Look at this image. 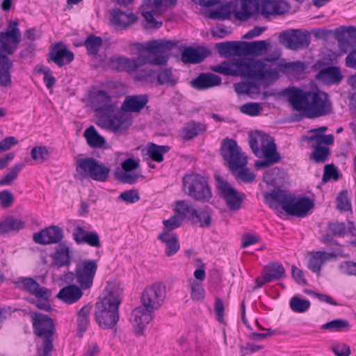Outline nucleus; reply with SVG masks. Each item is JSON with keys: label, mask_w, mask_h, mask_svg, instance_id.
<instances>
[{"label": "nucleus", "mask_w": 356, "mask_h": 356, "mask_svg": "<svg viewBox=\"0 0 356 356\" xmlns=\"http://www.w3.org/2000/svg\"><path fill=\"white\" fill-rule=\"evenodd\" d=\"M279 38L282 44L291 49L296 50L309 44L307 35L296 30L284 31L280 33Z\"/></svg>", "instance_id": "6ab92c4d"}, {"label": "nucleus", "mask_w": 356, "mask_h": 356, "mask_svg": "<svg viewBox=\"0 0 356 356\" xmlns=\"http://www.w3.org/2000/svg\"><path fill=\"white\" fill-rule=\"evenodd\" d=\"M177 80L178 78L169 69L161 70L157 76L158 83L161 85L174 86L177 83Z\"/></svg>", "instance_id": "3c124183"}, {"label": "nucleus", "mask_w": 356, "mask_h": 356, "mask_svg": "<svg viewBox=\"0 0 356 356\" xmlns=\"http://www.w3.org/2000/svg\"><path fill=\"white\" fill-rule=\"evenodd\" d=\"M12 62L5 55L0 54V86H9L11 84L10 70Z\"/></svg>", "instance_id": "ea45409f"}, {"label": "nucleus", "mask_w": 356, "mask_h": 356, "mask_svg": "<svg viewBox=\"0 0 356 356\" xmlns=\"http://www.w3.org/2000/svg\"><path fill=\"white\" fill-rule=\"evenodd\" d=\"M49 56L51 60L59 66L66 65L74 59L72 52L62 43L55 44L51 47Z\"/></svg>", "instance_id": "bb28decb"}, {"label": "nucleus", "mask_w": 356, "mask_h": 356, "mask_svg": "<svg viewBox=\"0 0 356 356\" xmlns=\"http://www.w3.org/2000/svg\"><path fill=\"white\" fill-rule=\"evenodd\" d=\"M350 327L349 322L344 319L333 320L321 325V329L333 332L348 331Z\"/></svg>", "instance_id": "de8ad7c7"}, {"label": "nucleus", "mask_w": 356, "mask_h": 356, "mask_svg": "<svg viewBox=\"0 0 356 356\" xmlns=\"http://www.w3.org/2000/svg\"><path fill=\"white\" fill-rule=\"evenodd\" d=\"M327 129L326 127H321L309 131L310 136H309V140L316 143L312 154L313 159L316 162H324L329 154L328 148L321 146V145H331L334 142L333 135L324 134Z\"/></svg>", "instance_id": "f8f14e48"}, {"label": "nucleus", "mask_w": 356, "mask_h": 356, "mask_svg": "<svg viewBox=\"0 0 356 356\" xmlns=\"http://www.w3.org/2000/svg\"><path fill=\"white\" fill-rule=\"evenodd\" d=\"M339 270L341 273L348 275L356 276V263L352 261H344L340 264Z\"/></svg>", "instance_id": "0e129e2a"}, {"label": "nucleus", "mask_w": 356, "mask_h": 356, "mask_svg": "<svg viewBox=\"0 0 356 356\" xmlns=\"http://www.w3.org/2000/svg\"><path fill=\"white\" fill-rule=\"evenodd\" d=\"M208 54L209 51L204 48L187 47L182 51L181 60L185 63H197L201 62Z\"/></svg>", "instance_id": "e433bc0d"}, {"label": "nucleus", "mask_w": 356, "mask_h": 356, "mask_svg": "<svg viewBox=\"0 0 356 356\" xmlns=\"http://www.w3.org/2000/svg\"><path fill=\"white\" fill-rule=\"evenodd\" d=\"M152 312L144 307H138L133 310L131 322L136 334H142L145 326L152 318Z\"/></svg>", "instance_id": "b1692460"}, {"label": "nucleus", "mask_w": 356, "mask_h": 356, "mask_svg": "<svg viewBox=\"0 0 356 356\" xmlns=\"http://www.w3.org/2000/svg\"><path fill=\"white\" fill-rule=\"evenodd\" d=\"M132 122V116L123 111L106 119H99L97 124L110 129L116 134H123L129 129Z\"/></svg>", "instance_id": "a211bd4d"}, {"label": "nucleus", "mask_w": 356, "mask_h": 356, "mask_svg": "<svg viewBox=\"0 0 356 356\" xmlns=\"http://www.w3.org/2000/svg\"><path fill=\"white\" fill-rule=\"evenodd\" d=\"M83 243H87L92 247H100L101 243L98 234L95 232H88L84 237Z\"/></svg>", "instance_id": "e2e57ef3"}, {"label": "nucleus", "mask_w": 356, "mask_h": 356, "mask_svg": "<svg viewBox=\"0 0 356 356\" xmlns=\"http://www.w3.org/2000/svg\"><path fill=\"white\" fill-rule=\"evenodd\" d=\"M51 259V265L54 267L60 268L69 266L71 263L70 248L63 243L58 245L56 248Z\"/></svg>", "instance_id": "c756f323"}, {"label": "nucleus", "mask_w": 356, "mask_h": 356, "mask_svg": "<svg viewBox=\"0 0 356 356\" xmlns=\"http://www.w3.org/2000/svg\"><path fill=\"white\" fill-rule=\"evenodd\" d=\"M260 14L263 16L280 15L286 12L289 6L282 0H259Z\"/></svg>", "instance_id": "393cba45"}, {"label": "nucleus", "mask_w": 356, "mask_h": 356, "mask_svg": "<svg viewBox=\"0 0 356 356\" xmlns=\"http://www.w3.org/2000/svg\"><path fill=\"white\" fill-rule=\"evenodd\" d=\"M63 238V231L57 226L48 227L33 235L35 243L41 245L56 243Z\"/></svg>", "instance_id": "4be33fe9"}, {"label": "nucleus", "mask_w": 356, "mask_h": 356, "mask_svg": "<svg viewBox=\"0 0 356 356\" xmlns=\"http://www.w3.org/2000/svg\"><path fill=\"white\" fill-rule=\"evenodd\" d=\"M260 13V2L259 0H240L235 5L225 3L211 14L212 18L225 19L232 14L238 20H247Z\"/></svg>", "instance_id": "0eeeda50"}, {"label": "nucleus", "mask_w": 356, "mask_h": 356, "mask_svg": "<svg viewBox=\"0 0 356 356\" xmlns=\"http://www.w3.org/2000/svg\"><path fill=\"white\" fill-rule=\"evenodd\" d=\"M147 102V97L145 95L127 96L122 104L121 109L127 113H138Z\"/></svg>", "instance_id": "cd10ccee"}, {"label": "nucleus", "mask_w": 356, "mask_h": 356, "mask_svg": "<svg viewBox=\"0 0 356 356\" xmlns=\"http://www.w3.org/2000/svg\"><path fill=\"white\" fill-rule=\"evenodd\" d=\"M188 286L191 299L195 302L203 301L206 296V291L202 283L194 279H190Z\"/></svg>", "instance_id": "37998d69"}, {"label": "nucleus", "mask_w": 356, "mask_h": 356, "mask_svg": "<svg viewBox=\"0 0 356 356\" xmlns=\"http://www.w3.org/2000/svg\"><path fill=\"white\" fill-rule=\"evenodd\" d=\"M306 69L305 65L300 61L282 63L275 65L267 60L225 61L215 65L211 70L224 75L240 76L248 79L247 82L235 83L234 88L238 94H246L253 98L260 93V86L268 84L278 77L279 72L296 79L300 78Z\"/></svg>", "instance_id": "f257e3e1"}, {"label": "nucleus", "mask_w": 356, "mask_h": 356, "mask_svg": "<svg viewBox=\"0 0 356 356\" xmlns=\"http://www.w3.org/2000/svg\"><path fill=\"white\" fill-rule=\"evenodd\" d=\"M176 42L166 40H152L136 44L138 57L128 58L122 56L113 57L111 66L118 71L132 72L146 63L160 65L167 63L168 54Z\"/></svg>", "instance_id": "f03ea898"}, {"label": "nucleus", "mask_w": 356, "mask_h": 356, "mask_svg": "<svg viewBox=\"0 0 356 356\" xmlns=\"http://www.w3.org/2000/svg\"><path fill=\"white\" fill-rule=\"evenodd\" d=\"M182 189L196 200L209 201L212 196L207 181L199 175H186L183 178Z\"/></svg>", "instance_id": "9d476101"}, {"label": "nucleus", "mask_w": 356, "mask_h": 356, "mask_svg": "<svg viewBox=\"0 0 356 356\" xmlns=\"http://www.w3.org/2000/svg\"><path fill=\"white\" fill-rule=\"evenodd\" d=\"M14 198L13 194L7 191L0 192V204L3 208L10 207L13 202Z\"/></svg>", "instance_id": "69168bd1"}, {"label": "nucleus", "mask_w": 356, "mask_h": 356, "mask_svg": "<svg viewBox=\"0 0 356 356\" xmlns=\"http://www.w3.org/2000/svg\"><path fill=\"white\" fill-rule=\"evenodd\" d=\"M332 350L337 356H349L350 354L349 346L343 343H335L332 344Z\"/></svg>", "instance_id": "680f3d73"}, {"label": "nucleus", "mask_w": 356, "mask_h": 356, "mask_svg": "<svg viewBox=\"0 0 356 356\" xmlns=\"http://www.w3.org/2000/svg\"><path fill=\"white\" fill-rule=\"evenodd\" d=\"M221 78L212 73H203L192 81L194 88L199 90H204L209 88L219 86L221 83Z\"/></svg>", "instance_id": "7c9ffc66"}, {"label": "nucleus", "mask_w": 356, "mask_h": 356, "mask_svg": "<svg viewBox=\"0 0 356 356\" xmlns=\"http://www.w3.org/2000/svg\"><path fill=\"white\" fill-rule=\"evenodd\" d=\"M17 286L35 296L39 301L36 306L41 309L49 311L51 306L49 299L51 297V292L46 288L40 287L39 284L31 278H20L16 282Z\"/></svg>", "instance_id": "2eb2a0df"}, {"label": "nucleus", "mask_w": 356, "mask_h": 356, "mask_svg": "<svg viewBox=\"0 0 356 356\" xmlns=\"http://www.w3.org/2000/svg\"><path fill=\"white\" fill-rule=\"evenodd\" d=\"M286 174L278 168H274L265 172L264 181L270 186L280 187L284 184Z\"/></svg>", "instance_id": "4c0bfd02"}, {"label": "nucleus", "mask_w": 356, "mask_h": 356, "mask_svg": "<svg viewBox=\"0 0 356 356\" xmlns=\"http://www.w3.org/2000/svg\"><path fill=\"white\" fill-rule=\"evenodd\" d=\"M102 44V38L94 35L89 36L85 42V45L90 54H96Z\"/></svg>", "instance_id": "4d7b16f0"}, {"label": "nucleus", "mask_w": 356, "mask_h": 356, "mask_svg": "<svg viewBox=\"0 0 356 356\" xmlns=\"http://www.w3.org/2000/svg\"><path fill=\"white\" fill-rule=\"evenodd\" d=\"M97 266V261L91 259H85L77 263L75 277L82 289H88L92 286Z\"/></svg>", "instance_id": "f3484780"}, {"label": "nucleus", "mask_w": 356, "mask_h": 356, "mask_svg": "<svg viewBox=\"0 0 356 356\" xmlns=\"http://www.w3.org/2000/svg\"><path fill=\"white\" fill-rule=\"evenodd\" d=\"M83 136L88 145L94 148L105 147L106 140L102 136L93 126H90L84 131Z\"/></svg>", "instance_id": "58836bf2"}, {"label": "nucleus", "mask_w": 356, "mask_h": 356, "mask_svg": "<svg viewBox=\"0 0 356 356\" xmlns=\"http://www.w3.org/2000/svg\"><path fill=\"white\" fill-rule=\"evenodd\" d=\"M216 188L231 210H238L243 200V195L238 193L220 175H216Z\"/></svg>", "instance_id": "dca6fc26"}, {"label": "nucleus", "mask_w": 356, "mask_h": 356, "mask_svg": "<svg viewBox=\"0 0 356 356\" xmlns=\"http://www.w3.org/2000/svg\"><path fill=\"white\" fill-rule=\"evenodd\" d=\"M286 94L293 109L307 118L325 115L332 111L327 94L317 87L306 90L289 88Z\"/></svg>", "instance_id": "7ed1b4c3"}, {"label": "nucleus", "mask_w": 356, "mask_h": 356, "mask_svg": "<svg viewBox=\"0 0 356 356\" xmlns=\"http://www.w3.org/2000/svg\"><path fill=\"white\" fill-rule=\"evenodd\" d=\"M268 47V43L266 40H259L252 42H245L244 56L262 54Z\"/></svg>", "instance_id": "c03bdc74"}, {"label": "nucleus", "mask_w": 356, "mask_h": 356, "mask_svg": "<svg viewBox=\"0 0 356 356\" xmlns=\"http://www.w3.org/2000/svg\"><path fill=\"white\" fill-rule=\"evenodd\" d=\"M250 145L256 156L264 159L255 162L257 169L273 165L281 160L274 140L262 131H255L250 134Z\"/></svg>", "instance_id": "423d86ee"}, {"label": "nucleus", "mask_w": 356, "mask_h": 356, "mask_svg": "<svg viewBox=\"0 0 356 356\" xmlns=\"http://www.w3.org/2000/svg\"><path fill=\"white\" fill-rule=\"evenodd\" d=\"M18 22H10L6 31L0 32V54L10 55L17 49L21 41Z\"/></svg>", "instance_id": "4468645a"}, {"label": "nucleus", "mask_w": 356, "mask_h": 356, "mask_svg": "<svg viewBox=\"0 0 356 356\" xmlns=\"http://www.w3.org/2000/svg\"><path fill=\"white\" fill-rule=\"evenodd\" d=\"M158 238L165 244V253L168 257H171L179 251L180 245L175 234L164 230L159 235Z\"/></svg>", "instance_id": "f704fd0d"}, {"label": "nucleus", "mask_w": 356, "mask_h": 356, "mask_svg": "<svg viewBox=\"0 0 356 356\" xmlns=\"http://www.w3.org/2000/svg\"><path fill=\"white\" fill-rule=\"evenodd\" d=\"M191 220L196 224H199L200 226L209 227L211 224V216L207 211H200L193 214Z\"/></svg>", "instance_id": "13d9d810"}, {"label": "nucleus", "mask_w": 356, "mask_h": 356, "mask_svg": "<svg viewBox=\"0 0 356 356\" xmlns=\"http://www.w3.org/2000/svg\"><path fill=\"white\" fill-rule=\"evenodd\" d=\"M23 167L22 163H17L9 169L8 172L0 179V186L10 185L17 179Z\"/></svg>", "instance_id": "8fccbe9b"}, {"label": "nucleus", "mask_w": 356, "mask_h": 356, "mask_svg": "<svg viewBox=\"0 0 356 356\" xmlns=\"http://www.w3.org/2000/svg\"><path fill=\"white\" fill-rule=\"evenodd\" d=\"M236 177L245 182H251L254 180L255 175L249 169L244 167L238 168L235 172L232 171Z\"/></svg>", "instance_id": "bf43d9fd"}, {"label": "nucleus", "mask_w": 356, "mask_h": 356, "mask_svg": "<svg viewBox=\"0 0 356 356\" xmlns=\"http://www.w3.org/2000/svg\"><path fill=\"white\" fill-rule=\"evenodd\" d=\"M206 130V127L201 123L191 122L182 129L181 136L184 139H191Z\"/></svg>", "instance_id": "a18cd8bd"}, {"label": "nucleus", "mask_w": 356, "mask_h": 356, "mask_svg": "<svg viewBox=\"0 0 356 356\" xmlns=\"http://www.w3.org/2000/svg\"><path fill=\"white\" fill-rule=\"evenodd\" d=\"M245 42H227L216 44L219 54L224 57L244 56Z\"/></svg>", "instance_id": "c85d7f7f"}, {"label": "nucleus", "mask_w": 356, "mask_h": 356, "mask_svg": "<svg viewBox=\"0 0 356 356\" xmlns=\"http://www.w3.org/2000/svg\"><path fill=\"white\" fill-rule=\"evenodd\" d=\"M316 79L325 84H334L342 80L343 74L337 67H329L321 70Z\"/></svg>", "instance_id": "473e14b6"}, {"label": "nucleus", "mask_w": 356, "mask_h": 356, "mask_svg": "<svg viewBox=\"0 0 356 356\" xmlns=\"http://www.w3.org/2000/svg\"><path fill=\"white\" fill-rule=\"evenodd\" d=\"M239 110L245 115L257 116L260 114L262 108L259 103L250 102L241 106Z\"/></svg>", "instance_id": "6e6d98bb"}, {"label": "nucleus", "mask_w": 356, "mask_h": 356, "mask_svg": "<svg viewBox=\"0 0 356 356\" xmlns=\"http://www.w3.org/2000/svg\"><path fill=\"white\" fill-rule=\"evenodd\" d=\"M165 296V286L161 282L154 283L143 292L141 296L143 306L149 311L154 312L161 307Z\"/></svg>", "instance_id": "ddd939ff"}, {"label": "nucleus", "mask_w": 356, "mask_h": 356, "mask_svg": "<svg viewBox=\"0 0 356 356\" xmlns=\"http://www.w3.org/2000/svg\"><path fill=\"white\" fill-rule=\"evenodd\" d=\"M110 24L116 29H124L135 23L138 18L131 12H123L118 8L109 10L107 14Z\"/></svg>", "instance_id": "aec40b11"}, {"label": "nucleus", "mask_w": 356, "mask_h": 356, "mask_svg": "<svg viewBox=\"0 0 356 356\" xmlns=\"http://www.w3.org/2000/svg\"><path fill=\"white\" fill-rule=\"evenodd\" d=\"M24 227V222L14 217H8L0 222V234L19 231Z\"/></svg>", "instance_id": "a19ab883"}, {"label": "nucleus", "mask_w": 356, "mask_h": 356, "mask_svg": "<svg viewBox=\"0 0 356 356\" xmlns=\"http://www.w3.org/2000/svg\"><path fill=\"white\" fill-rule=\"evenodd\" d=\"M264 199L270 207L277 209L281 206L287 213L296 216H305L314 207V202L309 198L294 197L280 189L266 193Z\"/></svg>", "instance_id": "20e7f679"}, {"label": "nucleus", "mask_w": 356, "mask_h": 356, "mask_svg": "<svg viewBox=\"0 0 356 356\" xmlns=\"http://www.w3.org/2000/svg\"><path fill=\"white\" fill-rule=\"evenodd\" d=\"M31 158L39 163H42L47 161L49 156V152L45 146H36L34 147L31 151Z\"/></svg>", "instance_id": "5fc2aeb1"}, {"label": "nucleus", "mask_w": 356, "mask_h": 356, "mask_svg": "<svg viewBox=\"0 0 356 356\" xmlns=\"http://www.w3.org/2000/svg\"><path fill=\"white\" fill-rule=\"evenodd\" d=\"M220 154L232 171L235 172L247 164V156L233 139L226 138L222 140Z\"/></svg>", "instance_id": "9b49d317"}, {"label": "nucleus", "mask_w": 356, "mask_h": 356, "mask_svg": "<svg viewBox=\"0 0 356 356\" xmlns=\"http://www.w3.org/2000/svg\"><path fill=\"white\" fill-rule=\"evenodd\" d=\"M168 150V146H159L154 143L148 144L144 149L145 154L156 162H161L163 160V154Z\"/></svg>", "instance_id": "79ce46f5"}, {"label": "nucleus", "mask_w": 356, "mask_h": 356, "mask_svg": "<svg viewBox=\"0 0 356 356\" xmlns=\"http://www.w3.org/2000/svg\"><path fill=\"white\" fill-rule=\"evenodd\" d=\"M284 268L281 264L275 263L269 265L263 273L261 277L257 280V282H259L258 286H261L264 283L270 282L274 280L284 277Z\"/></svg>", "instance_id": "2f4dec72"}, {"label": "nucleus", "mask_w": 356, "mask_h": 356, "mask_svg": "<svg viewBox=\"0 0 356 356\" xmlns=\"http://www.w3.org/2000/svg\"><path fill=\"white\" fill-rule=\"evenodd\" d=\"M121 291L108 286L104 296L96 303L95 318L104 329L113 328L119 320L118 308L121 302Z\"/></svg>", "instance_id": "39448f33"}, {"label": "nucleus", "mask_w": 356, "mask_h": 356, "mask_svg": "<svg viewBox=\"0 0 356 356\" xmlns=\"http://www.w3.org/2000/svg\"><path fill=\"white\" fill-rule=\"evenodd\" d=\"M76 170L81 177H88L98 181H105L110 172L108 167L92 157L78 159Z\"/></svg>", "instance_id": "1a4fd4ad"}, {"label": "nucleus", "mask_w": 356, "mask_h": 356, "mask_svg": "<svg viewBox=\"0 0 356 356\" xmlns=\"http://www.w3.org/2000/svg\"><path fill=\"white\" fill-rule=\"evenodd\" d=\"M177 0H145L141 6V13L146 22L147 29H159L162 22L157 20L158 15L173 7Z\"/></svg>", "instance_id": "6e6552de"}, {"label": "nucleus", "mask_w": 356, "mask_h": 356, "mask_svg": "<svg viewBox=\"0 0 356 356\" xmlns=\"http://www.w3.org/2000/svg\"><path fill=\"white\" fill-rule=\"evenodd\" d=\"M337 257L334 252L323 251L312 252L309 254L308 268L314 273L320 274L322 266Z\"/></svg>", "instance_id": "a878e982"}, {"label": "nucleus", "mask_w": 356, "mask_h": 356, "mask_svg": "<svg viewBox=\"0 0 356 356\" xmlns=\"http://www.w3.org/2000/svg\"><path fill=\"white\" fill-rule=\"evenodd\" d=\"M91 308L89 306L83 307L78 313V334L82 336L89 324V315Z\"/></svg>", "instance_id": "09e8293b"}, {"label": "nucleus", "mask_w": 356, "mask_h": 356, "mask_svg": "<svg viewBox=\"0 0 356 356\" xmlns=\"http://www.w3.org/2000/svg\"><path fill=\"white\" fill-rule=\"evenodd\" d=\"M182 220L180 217H178L176 214L172 216L168 220H163V223L165 229H168V232L170 230H172L174 229L177 228L180 226Z\"/></svg>", "instance_id": "338daca9"}, {"label": "nucleus", "mask_w": 356, "mask_h": 356, "mask_svg": "<svg viewBox=\"0 0 356 356\" xmlns=\"http://www.w3.org/2000/svg\"><path fill=\"white\" fill-rule=\"evenodd\" d=\"M33 325L35 334L44 338H49L54 333V323L52 320L46 315L31 313Z\"/></svg>", "instance_id": "5701e85b"}, {"label": "nucleus", "mask_w": 356, "mask_h": 356, "mask_svg": "<svg viewBox=\"0 0 356 356\" xmlns=\"http://www.w3.org/2000/svg\"><path fill=\"white\" fill-rule=\"evenodd\" d=\"M139 165V160L134 159H126L122 163V168L124 170L123 173H122L119 178L123 181L129 184L135 183L138 176L136 174H132L130 171L136 169Z\"/></svg>", "instance_id": "c9c22d12"}, {"label": "nucleus", "mask_w": 356, "mask_h": 356, "mask_svg": "<svg viewBox=\"0 0 356 356\" xmlns=\"http://www.w3.org/2000/svg\"><path fill=\"white\" fill-rule=\"evenodd\" d=\"M81 289V286L71 284L63 288L58 293L57 297L65 303L72 304L81 298L83 295Z\"/></svg>", "instance_id": "72a5a7b5"}, {"label": "nucleus", "mask_w": 356, "mask_h": 356, "mask_svg": "<svg viewBox=\"0 0 356 356\" xmlns=\"http://www.w3.org/2000/svg\"><path fill=\"white\" fill-rule=\"evenodd\" d=\"M120 197L129 203H134L139 200V195L136 191L130 190L122 193Z\"/></svg>", "instance_id": "774afa93"}, {"label": "nucleus", "mask_w": 356, "mask_h": 356, "mask_svg": "<svg viewBox=\"0 0 356 356\" xmlns=\"http://www.w3.org/2000/svg\"><path fill=\"white\" fill-rule=\"evenodd\" d=\"M289 305L291 310L294 312L304 313L310 307V302L308 300L293 296L290 300Z\"/></svg>", "instance_id": "603ef678"}, {"label": "nucleus", "mask_w": 356, "mask_h": 356, "mask_svg": "<svg viewBox=\"0 0 356 356\" xmlns=\"http://www.w3.org/2000/svg\"><path fill=\"white\" fill-rule=\"evenodd\" d=\"M346 40H340V49L343 53L347 52L354 44H356V29L350 28L345 33Z\"/></svg>", "instance_id": "864d4df0"}, {"label": "nucleus", "mask_w": 356, "mask_h": 356, "mask_svg": "<svg viewBox=\"0 0 356 356\" xmlns=\"http://www.w3.org/2000/svg\"><path fill=\"white\" fill-rule=\"evenodd\" d=\"M90 103L96 111L111 113L113 111L110 96L104 91L93 89L90 92Z\"/></svg>", "instance_id": "412c9836"}, {"label": "nucleus", "mask_w": 356, "mask_h": 356, "mask_svg": "<svg viewBox=\"0 0 356 356\" xmlns=\"http://www.w3.org/2000/svg\"><path fill=\"white\" fill-rule=\"evenodd\" d=\"M337 207L341 211H349L351 209V204L346 191L341 192L337 200Z\"/></svg>", "instance_id": "052dcab7"}, {"label": "nucleus", "mask_w": 356, "mask_h": 356, "mask_svg": "<svg viewBox=\"0 0 356 356\" xmlns=\"http://www.w3.org/2000/svg\"><path fill=\"white\" fill-rule=\"evenodd\" d=\"M174 211L175 214L180 217L181 220L185 217H188L191 219L195 213V210L192 208L187 201H177L175 203Z\"/></svg>", "instance_id": "49530a36"}]
</instances>
